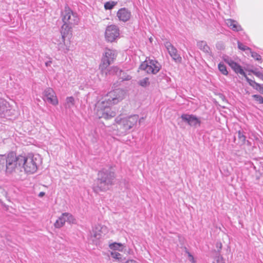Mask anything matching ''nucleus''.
<instances>
[{"label":"nucleus","mask_w":263,"mask_h":263,"mask_svg":"<svg viewBox=\"0 0 263 263\" xmlns=\"http://www.w3.org/2000/svg\"><path fill=\"white\" fill-rule=\"evenodd\" d=\"M42 162L39 155L29 154L27 156H16L13 152L0 155V172L10 174L15 172L17 166H22L27 174H32L36 172Z\"/></svg>","instance_id":"obj_1"},{"label":"nucleus","mask_w":263,"mask_h":263,"mask_svg":"<svg viewBox=\"0 0 263 263\" xmlns=\"http://www.w3.org/2000/svg\"><path fill=\"white\" fill-rule=\"evenodd\" d=\"M124 91L120 89H117L110 91L106 96L104 100L98 102L97 104L96 114L99 118L110 119L116 115L110 105L117 104L123 100Z\"/></svg>","instance_id":"obj_2"},{"label":"nucleus","mask_w":263,"mask_h":263,"mask_svg":"<svg viewBox=\"0 0 263 263\" xmlns=\"http://www.w3.org/2000/svg\"><path fill=\"white\" fill-rule=\"evenodd\" d=\"M115 178V171L111 166L102 168L98 172V178L93 187V191L98 193L109 190L114 184Z\"/></svg>","instance_id":"obj_3"},{"label":"nucleus","mask_w":263,"mask_h":263,"mask_svg":"<svg viewBox=\"0 0 263 263\" xmlns=\"http://www.w3.org/2000/svg\"><path fill=\"white\" fill-rule=\"evenodd\" d=\"M138 120L140 124L143 120V118L139 119V116L137 115H132L123 118L120 117H117L116 121L117 124V135L122 136L129 133L131 129L137 124Z\"/></svg>","instance_id":"obj_4"},{"label":"nucleus","mask_w":263,"mask_h":263,"mask_svg":"<svg viewBox=\"0 0 263 263\" xmlns=\"http://www.w3.org/2000/svg\"><path fill=\"white\" fill-rule=\"evenodd\" d=\"M63 25L61 29V33H68L70 31L72 25H77L79 18L76 13L73 12L67 6L65 7L64 10L61 14Z\"/></svg>","instance_id":"obj_5"},{"label":"nucleus","mask_w":263,"mask_h":263,"mask_svg":"<svg viewBox=\"0 0 263 263\" xmlns=\"http://www.w3.org/2000/svg\"><path fill=\"white\" fill-rule=\"evenodd\" d=\"M117 55L116 50L106 48L103 53L99 68L101 71L106 69L116 59Z\"/></svg>","instance_id":"obj_6"},{"label":"nucleus","mask_w":263,"mask_h":263,"mask_svg":"<svg viewBox=\"0 0 263 263\" xmlns=\"http://www.w3.org/2000/svg\"><path fill=\"white\" fill-rule=\"evenodd\" d=\"M160 68V64L154 60H145L141 63L139 69L145 71L147 73L155 74Z\"/></svg>","instance_id":"obj_7"},{"label":"nucleus","mask_w":263,"mask_h":263,"mask_svg":"<svg viewBox=\"0 0 263 263\" xmlns=\"http://www.w3.org/2000/svg\"><path fill=\"white\" fill-rule=\"evenodd\" d=\"M222 60L229 65L236 73L243 76L248 83H249V80H252L247 77L242 67L238 63L235 62L231 57L225 55L222 57Z\"/></svg>","instance_id":"obj_8"},{"label":"nucleus","mask_w":263,"mask_h":263,"mask_svg":"<svg viewBox=\"0 0 263 263\" xmlns=\"http://www.w3.org/2000/svg\"><path fill=\"white\" fill-rule=\"evenodd\" d=\"M61 35H58L53 39V43L57 45L58 50L63 53H66L69 51V46L65 43V37L68 33H61Z\"/></svg>","instance_id":"obj_9"},{"label":"nucleus","mask_w":263,"mask_h":263,"mask_svg":"<svg viewBox=\"0 0 263 263\" xmlns=\"http://www.w3.org/2000/svg\"><path fill=\"white\" fill-rule=\"evenodd\" d=\"M120 30L119 27L115 25H111L106 27L105 33L106 40L110 42L115 41L119 37Z\"/></svg>","instance_id":"obj_10"},{"label":"nucleus","mask_w":263,"mask_h":263,"mask_svg":"<svg viewBox=\"0 0 263 263\" xmlns=\"http://www.w3.org/2000/svg\"><path fill=\"white\" fill-rule=\"evenodd\" d=\"M75 221L76 219L71 214L64 213L56 220L54 223V226L57 228H60L64 226L66 221L69 223H73L75 222Z\"/></svg>","instance_id":"obj_11"},{"label":"nucleus","mask_w":263,"mask_h":263,"mask_svg":"<svg viewBox=\"0 0 263 263\" xmlns=\"http://www.w3.org/2000/svg\"><path fill=\"white\" fill-rule=\"evenodd\" d=\"M44 99L53 105H57L59 103L55 92L51 88H47L44 90Z\"/></svg>","instance_id":"obj_12"},{"label":"nucleus","mask_w":263,"mask_h":263,"mask_svg":"<svg viewBox=\"0 0 263 263\" xmlns=\"http://www.w3.org/2000/svg\"><path fill=\"white\" fill-rule=\"evenodd\" d=\"M106 231V227L101 225H96L92 229L90 234V237L93 241L100 239L103 234H105Z\"/></svg>","instance_id":"obj_13"},{"label":"nucleus","mask_w":263,"mask_h":263,"mask_svg":"<svg viewBox=\"0 0 263 263\" xmlns=\"http://www.w3.org/2000/svg\"><path fill=\"white\" fill-rule=\"evenodd\" d=\"M182 120L191 126H200V120L193 115L182 114L181 116Z\"/></svg>","instance_id":"obj_14"},{"label":"nucleus","mask_w":263,"mask_h":263,"mask_svg":"<svg viewBox=\"0 0 263 263\" xmlns=\"http://www.w3.org/2000/svg\"><path fill=\"white\" fill-rule=\"evenodd\" d=\"M165 48L172 59L176 63H180L182 60L180 55L178 53L177 50L169 42H165Z\"/></svg>","instance_id":"obj_15"},{"label":"nucleus","mask_w":263,"mask_h":263,"mask_svg":"<svg viewBox=\"0 0 263 263\" xmlns=\"http://www.w3.org/2000/svg\"><path fill=\"white\" fill-rule=\"evenodd\" d=\"M131 16V11L126 8H120L117 12V17L120 22H127L130 19Z\"/></svg>","instance_id":"obj_16"},{"label":"nucleus","mask_w":263,"mask_h":263,"mask_svg":"<svg viewBox=\"0 0 263 263\" xmlns=\"http://www.w3.org/2000/svg\"><path fill=\"white\" fill-rule=\"evenodd\" d=\"M11 112L10 107L8 102L0 99V118H8Z\"/></svg>","instance_id":"obj_17"},{"label":"nucleus","mask_w":263,"mask_h":263,"mask_svg":"<svg viewBox=\"0 0 263 263\" xmlns=\"http://www.w3.org/2000/svg\"><path fill=\"white\" fill-rule=\"evenodd\" d=\"M227 26L234 31L238 32L242 30L241 26L235 20L229 18L225 20Z\"/></svg>","instance_id":"obj_18"},{"label":"nucleus","mask_w":263,"mask_h":263,"mask_svg":"<svg viewBox=\"0 0 263 263\" xmlns=\"http://www.w3.org/2000/svg\"><path fill=\"white\" fill-rule=\"evenodd\" d=\"M197 46L198 48L202 50L203 52L209 55H211L212 52L211 49L210 47L207 45L205 41H200L197 42Z\"/></svg>","instance_id":"obj_19"},{"label":"nucleus","mask_w":263,"mask_h":263,"mask_svg":"<svg viewBox=\"0 0 263 263\" xmlns=\"http://www.w3.org/2000/svg\"><path fill=\"white\" fill-rule=\"evenodd\" d=\"M114 69L116 74L122 81H128L131 79V77L122 70L117 67H115Z\"/></svg>","instance_id":"obj_20"},{"label":"nucleus","mask_w":263,"mask_h":263,"mask_svg":"<svg viewBox=\"0 0 263 263\" xmlns=\"http://www.w3.org/2000/svg\"><path fill=\"white\" fill-rule=\"evenodd\" d=\"M249 84L254 89L259 91L263 95V84H259L254 80H249Z\"/></svg>","instance_id":"obj_21"},{"label":"nucleus","mask_w":263,"mask_h":263,"mask_svg":"<svg viewBox=\"0 0 263 263\" xmlns=\"http://www.w3.org/2000/svg\"><path fill=\"white\" fill-rule=\"evenodd\" d=\"M260 70H259L258 68H256L254 69L250 70L249 72L263 81V68L260 67Z\"/></svg>","instance_id":"obj_22"},{"label":"nucleus","mask_w":263,"mask_h":263,"mask_svg":"<svg viewBox=\"0 0 263 263\" xmlns=\"http://www.w3.org/2000/svg\"><path fill=\"white\" fill-rule=\"evenodd\" d=\"M75 100L73 97H68L66 99L65 107L66 108L70 109L74 105Z\"/></svg>","instance_id":"obj_23"},{"label":"nucleus","mask_w":263,"mask_h":263,"mask_svg":"<svg viewBox=\"0 0 263 263\" xmlns=\"http://www.w3.org/2000/svg\"><path fill=\"white\" fill-rule=\"evenodd\" d=\"M218 68L222 74L224 76H227L228 74V71L227 70V68L226 65L222 62H220L218 64Z\"/></svg>","instance_id":"obj_24"},{"label":"nucleus","mask_w":263,"mask_h":263,"mask_svg":"<svg viewBox=\"0 0 263 263\" xmlns=\"http://www.w3.org/2000/svg\"><path fill=\"white\" fill-rule=\"evenodd\" d=\"M117 2L109 1L104 4V8L105 10H111L117 4Z\"/></svg>","instance_id":"obj_25"},{"label":"nucleus","mask_w":263,"mask_h":263,"mask_svg":"<svg viewBox=\"0 0 263 263\" xmlns=\"http://www.w3.org/2000/svg\"><path fill=\"white\" fill-rule=\"evenodd\" d=\"M109 248L114 250L122 251V245L120 243L114 242L110 244Z\"/></svg>","instance_id":"obj_26"},{"label":"nucleus","mask_w":263,"mask_h":263,"mask_svg":"<svg viewBox=\"0 0 263 263\" xmlns=\"http://www.w3.org/2000/svg\"><path fill=\"white\" fill-rule=\"evenodd\" d=\"M251 53V57L256 61L260 62V63L262 62L261 57L258 53L256 52L252 51L251 50L250 51Z\"/></svg>","instance_id":"obj_27"},{"label":"nucleus","mask_w":263,"mask_h":263,"mask_svg":"<svg viewBox=\"0 0 263 263\" xmlns=\"http://www.w3.org/2000/svg\"><path fill=\"white\" fill-rule=\"evenodd\" d=\"M139 84L142 87H146L149 85V79L145 78L139 81Z\"/></svg>","instance_id":"obj_28"},{"label":"nucleus","mask_w":263,"mask_h":263,"mask_svg":"<svg viewBox=\"0 0 263 263\" xmlns=\"http://www.w3.org/2000/svg\"><path fill=\"white\" fill-rule=\"evenodd\" d=\"M237 44H238V48L240 49L242 51H251V48L249 47H247V46L243 45L239 41H237Z\"/></svg>","instance_id":"obj_29"},{"label":"nucleus","mask_w":263,"mask_h":263,"mask_svg":"<svg viewBox=\"0 0 263 263\" xmlns=\"http://www.w3.org/2000/svg\"><path fill=\"white\" fill-rule=\"evenodd\" d=\"M252 97L254 100L259 104H263V97L259 95H253Z\"/></svg>","instance_id":"obj_30"},{"label":"nucleus","mask_w":263,"mask_h":263,"mask_svg":"<svg viewBox=\"0 0 263 263\" xmlns=\"http://www.w3.org/2000/svg\"><path fill=\"white\" fill-rule=\"evenodd\" d=\"M238 137L240 141L242 142V143H245L246 140V137L243 134V132L239 130L238 132Z\"/></svg>","instance_id":"obj_31"},{"label":"nucleus","mask_w":263,"mask_h":263,"mask_svg":"<svg viewBox=\"0 0 263 263\" xmlns=\"http://www.w3.org/2000/svg\"><path fill=\"white\" fill-rule=\"evenodd\" d=\"M185 252L187 254L188 259L190 262L192 263H195L196 260L195 259L194 256L191 254V253L188 251L186 248H184Z\"/></svg>","instance_id":"obj_32"},{"label":"nucleus","mask_w":263,"mask_h":263,"mask_svg":"<svg viewBox=\"0 0 263 263\" xmlns=\"http://www.w3.org/2000/svg\"><path fill=\"white\" fill-rule=\"evenodd\" d=\"M219 252L220 250H218V254L215 257V261H216V263H225L223 257L219 254Z\"/></svg>","instance_id":"obj_33"},{"label":"nucleus","mask_w":263,"mask_h":263,"mask_svg":"<svg viewBox=\"0 0 263 263\" xmlns=\"http://www.w3.org/2000/svg\"><path fill=\"white\" fill-rule=\"evenodd\" d=\"M110 255L114 258H115V259H117L118 260L121 259L122 255L121 254H120L119 253L117 252L116 251L111 252L110 253Z\"/></svg>","instance_id":"obj_34"},{"label":"nucleus","mask_w":263,"mask_h":263,"mask_svg":"<svg viewBox=\"0 0 263 263\" xmlns=\"http://www.w3.org/2000/svg\"><path fill=\"white\" fill-rule=\"evenodd\" d=\"M125 263H138L137 261L134 259H130L127 260Z\"/></svg>","instance_id":"obj_35"},{"label":"nucleus","mask_w":263,"mask_h":263,"mask_svg":"<svg viewBox=\"0 0 263 263\" xmlns=\"http://www.w3.org/2000/svg\"><path fill=\"white\" fill-rule=\"evenodd\" d=\"M216 247L220 250L222 248V244L221 243H217Z\"/></svg>","instance_id":"obj_36"},{"label":"nucleus","mask_w":263,"mask_h":263,"mask_svg":"<svg viewBox=\"0 0 263 263\" xmlns=\"http://www.w3.org/2000/svg\"><path fill=\"white\" fill-rule=\"evenodd\" d=\"M44 195H45V193H44V192H40V193H39V196L40 197H43Z\"/></svg>","instance_id":"obj_37"},{"label":"nucleus","mask_w":263,"mask_h":263,"mask_svg":"<svg viewBox=\"0 0 263 263\" xmlns=\"http://www.w3.org/2000/svg\"><path fill=\"white\" fill-rule=\"evenodd\" d=\"M51 63V61H49V62H46V63H45V64H46V66H50V65Z\"/></svg>","instance_id":"obj_38"},{"label":"nucleus","mask_w":263,"mask_h":263,"mask_svg":"<svg viewBox=\"0 0 263 263\" xmlns=\"http://www.w3.org/2000/svg\"><path fill=\"white\" fill-rule=\"evenodd\" d=\"M165 80H167V81L168 78H166V76H165Z\"/></svg>","instance_id":"obj_39"}]
</instances>
